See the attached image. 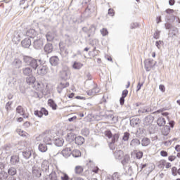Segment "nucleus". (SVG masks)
I'll return each instance as SVG.
<instances>
[{
    "instance_id": "nucleus-1",
    "label": "nucleus",
    "mask_w": 180,
    "mask_h": 180,
    "mask_svg": "<svg viewBox=\"0 0 180 180\" xmlns=\"http://www.w3.org/2000/svg\"><path fill=\"white\" fill-rule=\"evenodd\" d=\"M23 60L27 65H30V67H32L33 70H36L39 67V64H41L40 60L33 58L30 56H24Z\"/></svg>"
},
{
    "instance_id": "nucleus-2",
    "label": "nucleus",
    "mask_w": 180,
    "mask_h": 180,
    "mask_svg": "<svg viewBox=\"0 0 180 180\" xmlns=\"http://www.w3.org/2000/svg\"><path fill=\"white\" fill-rule=\"evenodd\" d=\"M41 139H43V142L48 146L53 144V143H51V131H46L43 134L37 137V141H40Z\"/></svg>"
},
{
    "instance_id": "nucleus-3",
    "label": "nucleus",
    "mask_w": 180,
    "mask_h": 180,
    "mask_svg": "<svg viewBox=\"0 0 180 180\" xmlns=\"http://www.w3.org/2000/svg\"><path fill=\"white\" fill-rule=\"evenodd\" d=\"M165 29L169 30V37H174L176 36V33H178V28H176L175 26L172 25V24L169 22L165 23Z\"/></svg>"
},
{
    "instance_id": "nucleus-4",
    "label": "nucleus",
    "mask_w": 180,
    "mask_h": 180,
    "mask_svg": "<svg viewBox=\"0 0 180 180\" xmlns=\"http://www.w3.org/2000/svg\"><path fill=\"white\" fill-rule=\"evenodd\" d=\"M120 137V134L116 133L112 135V136L110 138L111 141L108 143V146L110 148V150H115L116 148V146H115V143H117L119 141V138Z\"/></svg>"
},
{
    "instance_id": "nucleus-5",
    "label": "nucleus",
    "mask_w": 180,
    "mask_h": 180,
    "mask_svg": "<svg viewBox=\"0 0 180 180\" xmlns=\"http://www.w3.org/2000/svg\"><path fill=\"white\" fill-rule=\"evenodd\" d=\"M44 41L45 39L43 38H35L33 41V47L36 49V50H40V49H43V46H44Z\"/></svg>"
},
{
    "instance_id": "nucleus-6",
    "label": "nucleus",
    "mask_w": 180,
    "mask_h": 180,
    "mask_svg": "<svg viewBox=\"0 0 180 180\" xmlns=\"http://www.w3.org/2000/svg\"><path fill=\"white\" fill-rule=\"evenodd\" d=\"M144 64L146 70L148 72L151 71L152 68H154L157 62L154 61V60L148 59L145 60Z\"/></svg>"
},
{
    "instance_id": "nucleus-7",
    "label": "nucleus",
    "mask_w": 180,
    "mask_h": 180,
    "mask_svg": "<svg viewBox=\"0 0 180 180\" xmlns=\"http://www.w3.org/2000/svg\"><path fill=\"white\" fill-rule=\"evenodd\" d=\"M37 69L38 75H41V77H44V75H46V74L49 72V68L41 64H39V67Z\"/></svg>"
},
{
    "instance_id": "nucleus-8",
    "label": "nucleus",
    "mask_w": 180,
    "mask_h": 180,
    "mask_svg": "<svg viewBox=\"0 0 180 180\" xmlns=\"http://www.w3.org/2000/svg\"><path fill=\"white\" fill-rule=\"evenodd\" d=\"M95 12V6H92L91 5H89L87 8L85 9L84 13H83V15L84 18H91V15L92 13Z\"/></svg>"
},
{
    "instance_id": "nucleus-9",
    "label": "nucleus",
    "mask_w": 180,
    "mask_h": 180,
    "mask_svg": "<svg viewBox=\"0 0 180 180\" xmlns=\"http://www.w3.org/2000/svg\"><path fill=\"white\" fill-rule=\"evenodd\" d=\"M16 112L22 116L24 119L29 117V112H27L21 105H18L16 108Z\"/></svg>"
},
{
    "instance_id": "nucleus-10",
    "label": "nucleus",
    "mask_w": 180,
    "mask_h": 180,
    "mask_svg": "<svg viewBox=\"0 0 180 180\" xmlns=\"http://www.w3.org/2000/svg\"><path fill=\"white\" fill-rule=\"evenodd\" d=\"M26 35L27 36L28 39H32V40H34V39H37V32L34 29H30L27 31Z\"/></svg>"
},
{
    "instance_id": "nucleus-11",
    "label": "nucleus",
    "mask_w": 180,
    "mask_h": 180,
    "mask_svg": "<svg viewBox=\"0 0 180 180\" xmlns=\"http://www.w3.org/2000/svg\"><path fill=\"white\" fill-rule=\"evenodd\" d=\"M49 63L52 67H57L60 64V58L58 56H52L49 58Z\"/></svg>"
},
{
    "instance_id": "nucleus-12",
    "label": "nucleus",
    "mask_w": 180,
    "mask_h": 180,
    "mask_svg": "<svg viewBox=\"0 0 180 180\" xmlns=\"http://www.w3.org/2000/svg\"><path fill=\"white\" fill-rule=\"evenodd\" d=\"M70 70H61L60 72V77L63 81H67L70 79Z\"/></svg>"
},
{
    "instance_id": "nucleus-13",
    "label": "nucleus",
    "mask_w": 180,
    "mask_h": 180,
    "mask_svg": "<svg viewBox=\"0 0 180 180\" xmlns=\"http://www.w3.org/2000/svg\"><path fill=\"white\" fill-rule=\"evenodd\" d=\"M32 154H33V149L32 148L25 149L22 151V156L25 160H29L32 157Z\"/></svg>"
},
{
    "instance_id": "nucleus-14",
    "label": "nucleus",
    "mask_w": 180,
    "mask_h": 180,
    "mask_svg": "<svg viewBox=\"0 0 180 180\" xmlns=\"http://www.w3.org/2000/svg\"><path fill=\"white\" fill-rule=\"evenodd\" d=\"M99 92H101V89L96 85L91 90L87 91V95H89V96H94L96 94H99Z\"/></svg>"
},
{
    "instance_id": "nucleus-15",
    "label": "nucleus",
    "mask_w": 180,
    "mask_h": 180,
    "mask_svg": "<svg viewBox=\"0 0 180 180\" xmlns=\"http://www.w3.org/2000/svg\"><path fill=\"white\" fill-rule=\"evenodd\" d=\"M154 122V117L152 115L146 116L143 120L144 126H150Z\"/></svg>"
},
{
    "instance_id": "nucleus-16",
    "label": "nucleus",
    "mask_w": 180,
    "mask_h": 180,
    "mask_svg": "<svg viewBox=\"0 0 180 180\" xmlns=\"http://www.w3.org/2000/svg\"><path fill=\"white\" fill-rule=\"evenodd\" d=\"M21 44L25 49H29L32 46V39L27 37L21 41Z\"/></svg>"
},
{
    "instance_id": "nucleus-17",
    "label": "nucleus",
    "mask_w": 180,
    "mask_h": 180,
    "mask_svg": "<svg viewBox=\"0 0 180 180\" xmlns=\"http://www.w3.org/2000/svg\"><path fill=\"white\" fill-rule=\"evenodd\" d=\"M171 131V127L168 125L165 126V127L163 128V129L162 130V134H163V136H165L163 137V140H167V136H168V134H169V131Z\"/></svg>"
},
{
    "instance_id": "nucleus-18",
    "label": "nucleus",
    "mask_w": 180,
    "mask_h": 180,
    "mask_svg": "<svg viewBox=\"0 0 180 180\" xmlns=\"http://www.w3.org/2000/svg\"><path fill=\"white\" fill-rule=\"evenodd\" d=\"M53 44H51V43H48L44 46V51L46 53V54H50L51 53H53Z\"/></svg>"
},
{
    "instance_id": "nucleus-19",
    "label": "nucleus",
    "mask_w": 180,
    "mask_h": 180,
    "mask_svg": "<svg viewBox=\"0 0 180 180\" xmlns=\"http://www.w3.org/2000/svg\"><path fill=\"white\" fill-rule=\"evenodd\" d=\"M50 167V163L47 160H44L41 163V169L44 172H49V168Z\"/></svg>"
},
{
    "instance_id": "nucleus-20",
    "label": "nucleus",
    "mask_w": 180,
    "mask_h": 180,
    "mask_svg": "<svg viewBox=\"0 0 180 180\" xmlns=\"http://www.w3.org/2000/svg\"><path fill=\"white\" fill-rule=\"evenodd\" d=\"M23 75H25L26 77H30L33 72V70L30 67H25L22 69Z\"/></svg>"
},
{
    "instance_id": "nucleus-21",
    "label": "nucleus",
    "mask_w": 180,
    "mask_h": 180,
    "mask_svg": "<svg viewBox=\"0 0 180 180\" xmlns=\"http://www.w3.org/2000/svg\"><path fill=\"white\" fill-rule=\"evenodd\" d=\"M12 65L14 68H20L22 67V60L19 58H15L12 62Z\"/></svg>"
},
{
    "instance_id": "nucleus-22",
    "label": "nucleus",
    "mask_w": 180,
    "mask_h": 180,
    "mask_svg": "<svg viewBox=\"0 0 180 180\" xmlns=\"http://www.w3.org/2000/svg\"><path fill=\"white\" fill-rule=\"evenodd\" d=\"M62 155L65 157V158H68L70 155H71L72 152H71V148H66L63 149L61 152Z\"/></svg>"
},
{
    "instance_id": "nucleus-23",
    "label": "nucleus",
    "mask_w": 180,
    "mask_h": 180,
    "mask_svg": "<svg viewBox=\"0 0 180 180\" xmlns=\"http://www.w3.org/2000/svg\"><path fill=\"white\" fill-rule=\"evenodd\" d=\"M124 153L122 150H115L114 152V157L116 160H122L123 158Z\"/></svg>"
},
{
    "instance_id": "nucleus-24",
    "label": "nucleus",
    "mask_w": 180,
    "mask_h": 180,
    "mask_svg": "<svg viewBox=\"0 0 180 180\" xmlns=\"http://www.w3.org/2000/svg\"><path fill=\"white\" fill-rule=\"evenodd\" d=\"M140 124V119L137 117L132 118L130 120V125L131 127H137Z\"/></svg>"
},
{
    "instance_id": "nucleus-25",
    "label": "nucleus",
    "mask_w": 180,
    "mask_h": 180,
    "mask_svg": "<svg viewBox=\"0 0 180 180\" xmlns=\"http://www.w3.org/2000/svg\"><path fill=\"white\" fill-rule=\"evenodd\" d=\"M75 144H77V146H82V144H84L85 143V139L84 137L79 136H76L75 139Z\"/></svg>"
},
{
    "instance_id": "nucleus-26",
    "label": "nucleus",
    "mask_w": 180,
    "mask_h": 180,
    "mask_svg": "<svg viewBox=\"0 0 180 180\" xmlns=\"http://www.w3.org/2000/svg\"><path fill=\"white\" fill-rule=\"evenodd\" d=\"M20 159L18 155H13L11 158L10 162L12 165H16V164H19Z\"/></svg>"
},
{
    "instance_id": "nucleus-27",
    "label": "nucleus",
    "mask_w": 180,
    "mask_h": 180,
    "mask_svg": "<svg viewBox=\"0 0 180 180\" xmlns=\"http://www.w3.org/2000/svg\"><path fill=\"white\" fill-rule=\"evenodd\" d=\"M54 144L56 147H61L64 144V139L57 137L54 140Z\"/></svg>"
},
{
    "instance_id": "nucleus-28",
    "label": "nucleus",
    "mask_w": 180,
    "mask_h": 180,
    "mask_svg": "<svg viewBox=\"0 0 180 180\" xmlns=\"http://www.w3.org/2000/svg\"><path fill=\"white\" fill-rule=\"evenodd\" d=\"M47 146L48 144L46 143H40L38 146V150L41 153H46L48 150Z\"/></svg>"
},
{
    "instance_id": "nucleus-29",
    "label": "nucleus",
    "mask_w": 180,
    "mask_h": 180,
    "mask_svg": "<svg viewBox=\"0 0 180 180\" xmlns=\"http://www.w3.org/2000/svg\"><path fill=\"white\" fill-rule=\"evenodd\" d=\"M140 140L138 139H134L130 142L131 147H133L134 148H136V147L140 146Z\"/></svg>"
},
{
    "instance_id": "nucleus-30",
    "label": "nucleus",
    "mask_w": 180,
    "mask_h": 180,
    "mask_svg": "<svg viewBox=\"0 0 180 180\" xmlns=\"http://www.w3.org/2000/svg\"><path fill=\"white\" fill-rule=\"evenodd\" d=\"M151 143V141L148 138H143L141 140V144L143 147H147L148 146H150V143Z\"/></svg>"
},
{
    "instance_id": "nucleus-31",
    "label": "nucleus",
    "mask_w": 180,
    "mask_h": 180,
    "mask_svg": "<svg viewBox=\"0 0 180 180\" xmlns=\"http://www.w3.org/2000/svg\"><path fill=\"white\" fill-rule=\"evenodd\" d=\"M54 37H56L54 32H49L46 35L47 41H53V40H54Z\"/></svg>"
},
{
    "instance_id": "nucleus-32",
    "label": "nucleus",
    "mask_w": 180,
    "mask_h": 180,
    "mask_svg": "<svg viewBox=\"0 0 180 180\" xmlns=\"http://www.w3.org/2000/svg\"><path fill=\"white\" fill-rule=\"evenodd\" d=\"M77 136H75V134L70 133L68 134L67 137H66V140L68 141H69L70 143L72 142V141H75V139H76Z\"/></svg>"
},
{
    "instance_id": "nucleus-33",
    "label": "nucleus",
    "mask_w": 180,
    "mask_h": 180,
    "mask_svg": "<svg viewBox=\"0 0 180 180\" xmlns=\"http://www.w3.org/2000/svg\"><path fill=\"white\" fill-rule=\"evenodd\" d=\"M82 67H84V65L80 62H77V61L74 62L72 65V68H74V70H81Z\"/></svg>"
},
{
    "instance_id": "nucleus-34",
    "label": "nucleus",
    "mask_w": 180,
    "mask_h": 180,
    "mask_svg": "<svg viewBox=\"0 0 180 180\" xmlns=\"http://www.w3.org/2000/svg\"><path fill=\"white\" fill-rule=\"evenodd\" d=\"M48 105L53 110H56L57 109V104L53 101V99H49L48 101Z\"/></svg>"
},
{
    "instance_id": "nucleus-35",
    "label": "nucleus",
    "mask_w": 180,
    "mask_h": 180,
    "mask_svg": "<svg viewBox=\"0 0 180 180\" xmlns=\"http://www.w3.org/2000/svg\"><path fill=\"white\" fill-rule=\"evenodd\" d=\"M157 124L159 125L160 127L165 126V118L159 117L157 120Z\"/></svg>"
},
{
    "instance_id": "nucleus-36",
    "label": "nucleus",
    "mask_w": 180,
    "mask_h": 180,
    "mask_svg": "<svg viewBox=\"0 0 180 180\" xmlns=\"http://www.w3.org/2000/svg\"><path fill=\"white\" fill-rule=\"evenodd\" d=\"M36 82V78L33 76H30L29 77L26 78V82L28 85H32V84H34Z\"/></svg>"
},
{
    "instance_id": "nucleus-37",
    "label": "nucleus",
    "mask_w": 180,
    "mask_h": 180,
    "mask_svg": "<svg viewBox=\"0 0 180 180\" xmlns=\"http://www.w3.org/2000/svg\"><path fill=\"white\" fill-rule=\"evenodd\" d=\"M71 154L75 158L81 157V151L78 149H75Z\"/></svg>"
},
{
    "instance_id": "nucleus-38",
    "label": "nucleus",
    "mask_w": 180,
    "mask_h": 180,
    "mask_svg": "<svg viewBox=\"0 0 180 180\" xmlns=\"http://www.w3.org/2000/svg\"><path fill=\"white\" fill-rule=\"evenodd\" d=\"M129 161H130V156L129 155H126L124 156L123 160H122V165H127L129 164Z\"/></svg>"
},
{
    "instance_id": "nucleus-39",
    "label": "nucleus",
    "mask_w": 180,
    "mask_h": 180,
    "mask_svg": "<svg viewBox=\"0 0 180 180\" xmlns=\"http://www.w3.org/2000/svg\"><path fill=\"white\" fill-rule=\"evenodd\" d=\"M33 176L36 178H40L41 176V170L33 169L32 170Z\"/></svg>"
},
{
    "instance_id": "nucleus-40",
    "label": "nucleus",
    "mask_w": 180,
    "mask_h": 180,
    "mask_svg": "<svg viewBox=\"0 0 180 180\" xmlns=\"http://www.w3.org/2000/svg\"><path fill=\"white\" fill-rule=\"evenodd\" d=\"M75 172L77 175H80L82 172H84V168L82 166H76L75 168Z\"/></svg>"
},
{
    "instance_id": "nucleus-41",
    "label": "nucleus",
    "mask_w": 180,
    "mask_h": 180,
    "mask_svg": "<svg viewBox=\"0 0 180 180\" xmlns=\"http://www.w3.org/2000/svg\"><path fill=\"white\" fill-rule=\"evenodd\" d=\"M17 170L15 167H11L8 169V174L11 176H15L16 175Z\"/></svg>"
},
{
    "instance_id": "nucleus-42",
    "label": "nucleus",
    "mask_w": 180,
    "mask_h": 180,
    "mask_svg": "<svg viewBox=\"0 0 180 180\" xmlns=\"http://www.w3.org/2000/svg\"><path fill=\"white\" fill-rule=\"evenodd\" d=\"M8 179V173L4 171L0 172V179L1 180H6Z\"/></svg>"
},
{
    "instance_id": "nucleus-43",
    "label": "nucleus",
    "mask_w": 180,
    "mask_h": 180,
    "mask_svg": "<svg viewBox=\"0 0 180 180\" xmlns=\"http://www.w3.org/2000/svg\"><path fill=\"white\" fill-rule=\"evenodd\" d=\"M129 139H130V133L124 132L122 137L123 141H129Z\"/></svg>"
},
{
    "instance_id": "nucleus-44",
    "label": "nucleus",
    "mask_w": 180,
    "mask_h": 180,
    "mask_svg": "<svg viewBox=\"0 0 180 180\" xmlns=\"http://www.w3.org/2000/svg\"><path fill=\"white\" fill-rule=\"evenodd\" d=\"M49 178H50L51 180H57L58 179V178H57V173L51 172L49 174Z\"/></svg>"
},
{
    "instance_id": "nucleus-45",
    "label": "nucleus",
    "mask_w": 180,
    "mask_h": 180,
    "mask_svg": "<svg viewBox=\"0 0 180 180\" xmlns=\"http://www.w3.org/2000/svg\"><path fill=\"white\" fill-rule=\"evenodd\" d=\"M104 134L105 137H108V139H110L113 136V134H112V131L110 130L105 131Z\"/></svg>"
},
{
    "instance_id": "nucleus-46",
    "label": "nucleus",
    "mask_w": 180,
    "mask_h": 180,
    "mask_svg": "<svg viewBox=\"0 0 180 180\" xmlns=\"http://www.w3.org/2000/svg\"><path fill=\"white\" fill-rule=\"evenodd\" d=\"M41 117H43V115H44V116H49V111L44 108H41Z\"/></svg>"
},
{
    "instance_id": "nucleus-47",
    "label": "nucleus",
    "mask_w": 180,
    "mask_h": 180,
    "mask_svg": "<svg viewBox=\"0 0 180 180\" xmlns=\"http://www.w3.org/2000/svg\"><path fill=\"white\" fill-rule=\"evenodd\" d=\"M11 105H12V102L11 101H8V103H6L5 108L7 112H9V111L11 110Z\"/></svg>"
},
{
    "instance_id": "nucleus-48",
    "label": "nucleus",
    "mask_w": 180,
    "mask_h": 180,
    "mask_svg": "<svg viewBox=\"0 0 180 180\" xmlns=\"http://www.w3.org/2000/svg\"><path fill=\"white\" fill-rule=\"evenodd\" d=\"M82 134H83V136H85L86 137L89 136V129H82Z\"/></svg>"
},
{
    "instance_id": "nucleus-49",
    "label": "nucleus",
    "mask_w": 180,
    "mask_h": 180,
    "mask_svg": "<svg viewBox=\"0 0 180 180\" xmlns=\"http://www.w3.org/2000/svg\"><path fill=\"white\" fill-rule=\"evenodd\" d=\"M101 33L102 36L105 37V36H108L109 32H108V30L106 28H103L101 30Z\"/></svg>"
},
{
    "instance_id": "nucleus-50",
    "label": "nucleus",
    "mask_w": 180,
    "mask_h": 180,
    "mask_svg": "<svg viewBox=\"0 0 180 180\" xmlns=\"http://www.w3.org/2000/svg\"><path fill=\"white\" fill-rule=\"evenodd\" d=\"M136 157L138 160H141V158H143V152L141 151L136 152Z\"/></svg>"
},
{
    "instance_id": "nucleus-51",
    "label": "nucleus",
    "mask_w": 180,
    "mask_h": 180,
    "mask_svg": "<svg viewBox=\"0 0 180 180\" xmlns=\"http://www.w3.org/2000/svg\"><path fill=\"white\" fill-rule=\"evenodd\" d=\"M60 179L62 180H70V176H68V174L63 173L60 176Z\"/></svg>"
},
{
    "instance_id": "nucleus-52",
    "label": "nucleus",
    "mask_w": 180,
    "mask_h": 180,
    "mask_svg": "<svg viewBox=\"0 0 180 180\" xmlns=\"http://www.w3.org/2000/svg\"><path fill=\"white\" fill-rule=\"evenodd\" d=\"M176 172H178V169L176 167H172V174L174 176H176Z\"/></svg>"
},
{
    "instance_id": "nucleus-53",
    "label": "nucleus",
    "mask_w": 180,
    "mask_h": 180,
    "mask_svg": "<svg viewBox=\"0 0 180 180\" xmlns=\"http://www.w3.org/2000/svg\"><path fill=\"white\" fill-rule=\"evenodd\" d=\"M65 87H63V86H61V84H59L57 87V91L58 92V94H61V92H63V89H64Z\"/></svg>"
},
{
    "instance_id": "nucleus-54",
    "label": "nucleus",
    "mask_w": 180,
    "mask_h": 180,
    "mask_svg": "<svg viewBox=\"0 0 180 180\" xmlns=\"http://www.w3.org/2000/svg\"><path fill=\"white\" fill-rule=\"evenodd\" d=\"M87 167H89V168H93V167L95 165V164L94 163V162L92 160H89L88 163H86Z\"/></svg>"
},
{
    "instance_id": "nucleus-55",
    "label": "nucleus",
    "mask_w": 180,
    "mask_h": 180,
    "mask_svg": "<svg viewBox=\"0 0 180 180\" xmlns=\"http://www.w3.org/2000/svg\"><path fill=\"white\" fill-rule=\"evenodd\" d=\"M34 114L35 115V116H37L38 117H41V110H35Z\"/></svg>"
},
{
    "instance_id": "nucleus-56",
    "label": "nucleus",
    "mask_w": 180,
    "mask_h": 180,
    "mask_svg": "<svg viewBox=\"0 0 180 180\" xmlns=\"http://www.w3.org/2000/svg\"><path fill=\"white\" fill-rule=\"evenodd\" d=\"M129 94V91L127 89H125L122 93V97L121 98H126L127 96V94Z\"/></svg>"
},
{
    "instance_id": "nucleus-57",
    "label": "nucleus",
    "mask_w": 180,
    "mask_h": 180,
    "mask_svg": "<svg viewBox=\"0 0 180 180\" xmlns=\"http://www.w3.org/2000/svg\"><path fill=\"white\" fill-rule=\"evenodd\" d=\"M139 27V23L137 22H133L130 25V29H136V27Z\"/></svg>"
},
{
    "instance_id": "nucleus-58",
    "label": "nucleus",
    "mask_w": 180,
    "mask_h": 180,
    "mask_svg": "<svg viewBox=\"0 0 180 180\" xmlns=\"http://www.w3.org/2000/svg\"><path fill=\"white\" fill-rule=\"evenodd\" d=\"M154 39H160V31H156L153 35Z\"/></svg>"
},
{
    "instance_id": "nucleus-59",
    "label": "nucleus",
    "mask_w": 180,
    "mask_h": 180,
    "mask_svg": "<svg viewBox=\"0 0 180 180\" xmlns=\"http://www.w3.org/2000/svg\"><path fill=\"white\" fill-rule=\"evenodd\" d=\"M139 113H148V109H146V108H143V109H140L139 110Z\"/></svg>"
},
{
    "instance_id": "nucleus-60",
    "label": "nucleus",
    "mask_w": 180,
    "mask_h": 180,
    "mask_svg": "<svg viewBox=\"0 0 180 180\" xmlns=\"http://www.w3.org/2000/svg\"><path fill=\"white\" fill-rule=\"evenodd\" d=\"M141 86H143V83L139 82L138 83V85L136 86V92H139V91H140V89H141Z\"/></svg>"
},
{
    "instance_id": "nucleus-61",
    "label": "nucleus",
    "mask_w": 180,
    "mask_h": 180,
    "mask_svg": "<svg viewBox=\"0 0 180 180\" xmlns=\"http://www.w3.org/2000/svg\"><path fill=\"white\" fill-rule=\"evenodd\" d=\"M161 44H162V41H157L155 42V46H156V47H158V49H161Z\"/></svg>"
},
{
    "instance_id": "nucleus-62",
    "label": "nucleus",
    "mask_w": 180,
    "mask_h": 180,
    "mask_svg": "<svg viewBox=\"0 0 180 180\" xmlns=\"http://www.w3.org/2000/svg\"><path fill=\"white\" fill-rule=\"evenodd\" d=\"M60 85L63 86V88H68V86H70V83L68 82H61Z\"/></svg>"
},
{
    "instance_id": "nucleus-63",
    "label": "nucleus",
    "mask_w": 180,
    "mask_h": 180,
    "mask_svg": "<svg viewBox=\"0 0 180 180\" xmlns=\"http://www.w3.org/2000/svg\"><path fill=\"white\" fill-rule=\"evenodd\" d=\"M159 89L160 91H161L162 92H165V86H164V84H160L159 86Z\"/></svg>"
},
{
    "instance_id": "nucleus-64",
    "label": "nucleus",
    "mask_w": 180,
    "mask_h": 180,
    "mask_svg": "<svg viewBox=\"0 0 180 180\" xmlns=\"http://www.w3.org/2000/svg\"><path fill=\"white\" fill-rule=\"evenodd\" d=\"M7 180H16V176H8Z\"/></svg>"
}]
</instances>
